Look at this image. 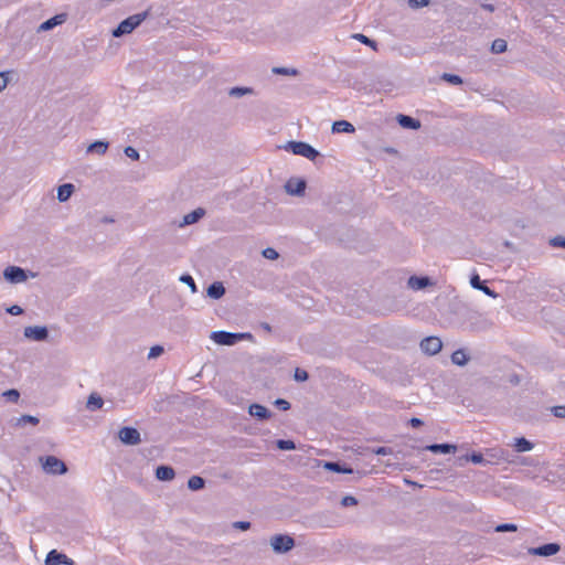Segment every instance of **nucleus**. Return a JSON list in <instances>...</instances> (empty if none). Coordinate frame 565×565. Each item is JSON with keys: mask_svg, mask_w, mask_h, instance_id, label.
Wrapping results in <instances>:
<instances>
[{"mask_svg": "<svg viewBox=\"0 0 565 565\" xmlns=\"http://www.w3.org/2000/svg\"><path fill=\"white\" fill-rule=\"evenodd\" d=\"M147 15L148 12L145 11L126 18L113 31V35L115 38H120L125 34L131 33L137 26H139L146 20Z\"/></svg>", "mask_w": 565, "mask_h": 565, "instance_id": "1", "label": "nucleus"}, {"mask_svg": "<svg viewBox=\"0 0 565 565\" xmlns=\"http://www.w3.org/2000/svg\"><path fill=\"white\" fill-rule=\"evenodd\" d=\"M286 150H290L294 154L305 157L311 161L319 157V151L312 146L303 141H289L285 147Z\"/></svg>", "mask_w": 565, "mask_h": 565, "instance_id": "2", "label": "nucleus"}, {"mask_svg": "<svg viewBox=\"0 0 565 565\" xmlns=\"http://www.w3.org/2000/svg\"><path fill=\"white\" fill-rule=\"evenodd\" d=\"M249 337H250L249 333H234V332H227V331H223V330L213 331L211 333V339L220 345H234L239 340H242L244 338H249Z\"/></svg>", "mask_w": 565, "mask_h": 565, "instance_id": "3", "label": "nucleus"}, {"mask_svg": "<svg viewBox=\"0 0 565 565\" xmlns=\"http://www.w3.org/2000/svg\"><path fill=\"white\" fill-rule=\"evenodd\" d=\"M270 545L275 553H287L295 546V540L287 534L274 535L270 540Z\"/></svg>", "mask_w": 565, "mask_h": 565, "instance_id": "4", "label": "nucleus"}, {"mask_svg": "<svg viewBox=\"0 0 565 565\" xmlns=\"http://www.w3.org/2000/svg\"><path fill=\"white\" fill-rule=\"evenodd\" d=\"M3 277L7 281L11 284H21L25 281L29 277L28 271L19 266H8L3 270Z\"/></svg>", "mask_w": 565, "mask_h": 565, "instance_id": "5", "label": "nucleus"}, {"mask_svg": "<svg viewBox=\"0 0 565 565\" xmlns=\"http://www.w3.org/2000/svg\"><path fill=\"white\" fill-rule=\"evenodd\" d=\"M43 468L46 472L53 475H63L67 470L65 463L54 456H47L45 458L43 462Z\"/></svg>", "mask_w": 565, "mask_h": 565, "instance_id": "6", "label": "nucleus"}, {"mask_svg": "<svg viewBox=\"0 0 565 565\" xmlns=\"http://www.w3.org/2000/svg\"><path fill=\"white\" fill-rule=\"evenodd\" d=\"M118 437L121 443L129 446H135L140 443V433L134 428V427H122L119 433Z\"/></svg>", "mask_w": 565, "mask_h": 565, "instance_id": "7", "label": "nucleus"}, {"mask_svg": "<svg viewBox=\"0 0 565 565\" xmlns=\"http://www.w3.org/2000/svg\"><path fill=\"white\" fill-rule=\"evenodd\" d=\"M23 334L30 340L44 341L49 337V330L43 326H30L24 328Z\"/></svg>", "mask_w": 565, "mask_h": 565, "instance_id": "8", "label": "nucleus"}, {"mask_svg": "<svg viewBox=\"0 0 565 565\" xmlns=\"http://www.w3.org/2000/svg\"><path fill=\"white\" fill-rule=\"evenodd\" d=\"M441 348V340L437 337H427L420 341L422 351L429 355L437 354Z\"/></svg>", "mask_w": 565, "mask_h": 565, "instance_id": "9", "label": "nucleus"}, {"mask_svg": "<svg viewBox=\"0 0 565 565\" xmlns=\"http://www.w3.org/2000/svg\"><path fill=\"white\" fill-rule=\"evenodd\" d=\"M559 545L557 543H547L537 547H532L529 550V553L537 556H552L555 555L559 551Z\"/></svg>", "mask_w": 565, "mask_h": 565, "instance_id": "10", "label": "nucleus"}, {"mask_svg": "<svg viewBox=\"0 0 565 565\" xmlns=\"http://www.w3.org/2000/svg\"><path fill=\"white\" fill-rule=\"evenodd\" d=\"M71 563L72 561L65 554L60 553L56 550L50 551L45 557L46 565H68Z\"/></svg>", "mask_w": 565, "mask_h": 565, "instance_id": "11", "label": "nucleus"}, {"mask_svg": "<svg viewBox=\"0 0 565 565\" xmlns=\"http://www.w3.org/2000/svg\"><path fill=\"white\" fill-rule=\"evenodd\" d=\"M248 414L259 420H267L271 417V412L257 403L249 405Z\"/></svg>", "mask_w": 565, "mask_h": 565, "instance_id": "12", "label": "nucleus"}, {"mask_svg": "<svg viewBox=\"0 0 565 565\" xmlns=\"http://www.w3.org/2000/svg\"><path fill=\"white\" fill-rule=\"evenodd\" d=\"M470 285L472 288L481 290L487 296H490L492 298H495L498 296L495 291H493L492 289L484 285V282L480 279L479 275L477 274L471 276Z\"/></svg>", "mask_w": 565, "mask_h": 565, "instance_id": "13", "label": "nucleus"}, {"mask_svg": "<svg viewBox=\"0 0 565 565\" xmlns=\"http://www.w3.org/2000/svg\"><path fill=\"white\" fill-rule=\"evenodd\" d=\"M424 449L434 454H451L456 451L457 447L452 444H431Z\"/></svg>", "mask_w": 565, "mask_h": 565, "instance_id": "14", "label": "nucleus"}, {"mask_svg": "<svg viewBox=\"0 0 565 565\" xmlns=\"http://www.w3.org/2000/svg\"><path fill=\"white\" fill-rule=\"evenodd\" d=\"M431 284L430 278L427 276H412L408 279V286L414 290L423 289Z\"/></svg>", "mask_w": 565, "mask_h": 565, "instance_id": "15", "label": "nucleus"}, {"mask_svg": "<svg viewBox=\"0 0 565 565\" xmlns=\"http://www.w3.org/2000/svg\"><path fill=\"white\" fill-rule=\"evenodd\" d=\"M205 214V211L201 207L193 210L192 212L183 216L181 226L191 225L199 222Z\"/></svg>", "mask_w": 565, "mask_h": 565, "instance_id": "16", "label": "nucleus"}, {"mask_svg": "<svg viewBox=\"0 0 565 565\" xmlns=\"http://www.w3.org/2000/svg\"><path fill=\"white\" fill-rule=\"evenodd\" d=\"M306 190V182L305 180H289L286 183V191L290 194L300 195Z\"/></svg>", "mask_w": 565, "mask_h": 565, "instance_id": "17", "label": "nucleus"}, {"mask_svg": "<svg viewBox=\"0 0 565 565\" xmlns=\"http://www.w3.org/2000/svg\"><path fill=\"white\" fill-rule=\"evenodd\" d=\"M206 294L212 299H220L225 294V287L221 281H214L207 287Z\"/></svg>", "mask_w": 565, "mask_h": 565, "instance_id": "18", "label": "nucleus"}, {"mask_svg": "<svg viewBox=\"0 0 565 565\" xmlns=\"http://www.w3.org/2000/svg\"><path fill=\"white\" fill-rule=\"evenodd\" d=\"M397 122L406 129H418L420 127L419 120L407 116V115H398L397 116Z\"/></svg>", "mask_w": 565, "mask_h": 565, "instance_id": "19", "label": "nucleus"}, {"mask_svg": "<svg viewBox=\"0 0 565 565\" xmlns=\"http://www.w3.org/2000/svg\"><path fill=\"white\" fill-rule=\"evenodd\" d=\"M323 467L327 470L338 472V473H352L353 469L350 467H347L345 465H342L339 461H326Z\"/></svg>", "mask_w": 565, "mask_h": 565, "instance_id": "20", "label": "nucleus"}, {"mask_svg": "<svg viewBox=\"0 0 565 565\" xmlns=\"http://www.w3.org/2000/svg\"><path fill=\"white\" fill-rule=\"evenodd\" d=\"M354 131H355L354 126L347 120H338L332 124V132H334V134H340V132L352 134Z\"/></svg>", "mask_w": 565, "mask_h": 565, "instance_id": "21", "label": "nucleus"}, {"mask_svg": "<svg viewBox=\"0 0 565 565\" xmlns=\"http://www.w3.org/2000/svg\"><path fill=\"white\" fill-rule=\"evenodd\" d=\"M74 192V185L72 183H64L57 188V200L60 202H66Z\"/></svg>", "mask_w": 565, "mask_h": 565, "instance_id": "22", "label": "nucleus"}, {"mask_svg": "<svg viewBox=\"0 0 565 565\" xmlns=\"http://www.w3.org/2000/svg\"><path fill=\"white\" fill-rule=\"evenodd\" d=\"M174 475V470L169 466H159L156 470V477L161 481L172 480Z\"/></svg>", "mask_w": 565, "mask_h": 565, "instance_id": "23", "label": "nucleus"}, {"mask_svg": "<svg viewBox=\"0 0 565 565\" xmlns=\"http://www.w3.org/2000/svg\"><path fill=\"white\" fill-rule=\"evenodd\" d=\"M103 405H104V399L98 394L92 393L88 396L86 407L89 411L95 412L97 409H100L103 407Z\"/></svg>", "mask_w": 565, "mask_h": 565, "instance_id": "24", "label": "nucleus"}, {"mask_svg": "<svg viewBox=\"0 0 565 565\" xmlns=\"http://www.w3.org/2000/svg\"><path fill=\"white\" fill-rule=\"evenodd\" d=\"M469 360L468 354L465 350L458 349L451 354V362L456 365L463 366Z\"/></svg>", "mask_w": 565, "mask_h": 565, "instance_id": "25", "label": "nucleus"}, {"mask_svg": "<svg viewBox=\"0 0 565 565\" xmlns=\"http://www.w3.org/2000/svg\"><path fill=\"white\" fill-rule=\"evenodd\" d=\"M108 149V142L97 140L90 143L87 148V152L104 154Z\"/></svg>", "mask_w": 565, "mask_h": 565, "instance_id": "26", "label": "nucleus"}, {"mask_svg": "<svg viewBox=\"0 0 565 565\" xmlns=\"http://www.w3.org/2000/svg\"><path fill=\"white\" fill-rule=\"evenodd\" d=\"M534 445L524 437L515 439L514 448L518 452H525L532 450Z\"/></svg>", "mask_w": 565, "mask_h": 565, "instance_id": "27", "label": "nucleus"}, {"mask_svg": "<svg viewBox=\"0 0 565 565\" xmlns=\"http://www.w3.org/2000/svg\"><path fill=\"white\" fill-rule=\"evenodd\" d=\"M205 484V480L200 476H192L188 480V487L192 491L201 490Z\"/></svg>", "mask_w": 565, "mask_h": 565, "instance_id": "28", "label": "nucleus"}, {"mask_svg": "<svg viewBox=\"0 0 565 565\" xmlns=\"http://www.w3.org/2000/svg\"><path fill=\"white\" fill-rule=\"evenodd\" d=\"M254 93V89L250 88V87H239V86H236V87H232L230 90H228V95L231 97H242L244 95H249V94H253Z\"/></svg>", "mask_w": 565, "mask_h": 565, "instance_id": "29", "label": "nucleus"}, {"mask_svg": "<svg viewBox=\"0 0 565 565\" xmlns=\"http://www.w3.org/2000/svg\"><path fill=\"white\" fill-rule=\"evenodd\" d=\"M61 22H62V17L61 15H55V17L44 21L40 25V30L41 31H49V30L53 29L54 26H56L57 24H60Z\"/></svg>", "mask_w": 565, "mask_h": 565, "instance_id": "30", "label": "nucleus"}, {"mask_svg": "<svg viewBox=\"0 0 565 565\" xmlns=\"http://www.w3.org/2000/svg\"><path fill=\"white\" fill-rule=\"evenodd\" d=\"M507 42L502 39H497L492 42L491 50L493 53L500 54L507 51Z\"/></svg>", "mask_w": 565, "mask_h": 565, "instance_id": "31", "label": "nucleus"}, {"mask_svg": "<svg viewBox=\"0 0 565 565\" xmlns=\"http://www.w3.org/2000/svg\"><path fill=\"white\" fill-rule=\"evenodd\" d=\"M179 280L190 287L191 291L195 294L198 291L196 284L193 277L189 274L181 275Z\"/></svg>", "mask_w": 565, "mask_h": 565, "instance_id": "32", "label": "nucleus"}, {"mask_svg": "<svg viewBox=\"0 0 565 565\" xmlns=\"http://www.w3.org/2000/svg\"><path fill=\"white\" fill-rule=\"evenodd\" d=\"M353 38L356 39L358 41H360L361 43H363L367 46H371L373 50L377 49V43L364 34L356 33L353 35Z\"/></svg>", "mask_w": 565, "mask_h": 565, "instance_id": "33", "label": "nucleus"}, {"mask_svg": "<svg viewBox=\"0 0 565 565\" xmlns=\"http://www.w3.org/2000/svg\"><path fill=\"white\" fill-rule=\"evenodd\" d=\"M441 79H444L447 83L452 84V85H460V84H462V78L459 75H456V74L444 73L441 75Z\"/></svg>", "mask_w": 565, "mask_h": 565, "instance_id": "34", "label": "nucleus"}, {"mask_svg": "<svg viewBox=\"0 0 565 565\" xmlns=\"http://www.w3.org/2000/svg\"><path fill=\"white\" fill-rule=\"evenodd\" d=\"M277 448L280 449V450H294L296 449V445L292 440H289V439H278L277 443Z\"/></svg>", "mask_w": 565, "mask_h": 565, "instance_id": "35", "label": "nucleus"}, {"mask_svg": "<svg viewBox=\"0 0 565 565\" xmlns=\"http://www.w3.org/2000/svg\"><path fill=\"white\" fill-rule=\"evenodd\" d=\"M39 418L35 417V416H32V415H23L21 416L19 419H18V425H25V424H32V425H38L39 424Z\"/></svg>", "mask_w": 565, "mask_h": 565, "instance_id": "36", "label": "nucleus"}, {"mask_svg": "<svg viewBox=\"0 0 565 565\" xmlns=\"http://www.w3.org/2000/svg\"><path fill=\"white\" fill-rule=\"evenodd\" d=\"M273 72L279 75H290L296 76L298 71L296 68H287V67H274Z\"/></svg>", "mask_w": 565, "mask_h": 565, "instance_id": "37", "label": "nucleus"}, {"mask_svg": "<svg viewBox=\"0 0 565 565\" xmlns=\"http://www.w3.org/2000/svg\"><path fill=\"white\" fill-rule=\"evenodd\" d=\"M163 351H164L163 347H161V345H153L149 350L148 359L149 360L157 359L158 356H160L163 353Z\"/></svg>", "mask_w": 565, "mask_h": 565, "instance_id": "38", "label": "nucleus"}, {"mask_svg": "<svg viewBox=\"0 0 565 565\" xmlns=\"http://www.w3.org/2000/svg\"><path fill=\"white\" fill-rule=\"evenodd\" d=\"M518 526L513 523H502L495 527V532H515Z\"/></svg>", "mask_w": 565, "mask_h": 565, "instance_id": "39", "label": "nucleus"}, {"mask_svg": "<svg viewBox=\"0 0 565 565\" xmlns=\"http://www.w3.org/2000/svg\"><path fill=\"white\" fill-rule=\"evenodd\" d=\"M3 396L7 397L8 401L17 403L20 397V393L17 390L12 388L6 391L3 393Z\"/></svg>", "mask_w": 565, "mask_h": 565, "instance_id": "40", "label": "nucleus"}, {"mask_svg": "<svg viewBox=\"0 0 565 565\" xmlns=\"http://www.w3.org/2000/svg\"><path fill=\"white\" fill-rule=\"evenodd\" d=\"M430 3V0H408V6L412 9H420L427 7Z\"/></svg>", "mask_w": 565, "mask_h": 565, "instance_id": "41", "label": "nucleus"}, {"mask_svg": "<svg viewBox=\"0 0 565 565\" xmlns=\"http://www.w3.org/2000/svg\"><path fill=\"white\" fill-rule=\"evenodd\" d=\"M263 256L267 259L274 260L277 259L279 255L276 249L267 247L263 250Z\"/></svg>", "mask_w": 565, "mask_h": 565, "instance_id": "42", "label": "nucleus"}, {"mask_svg": "<svg viewBox=\"0 0 565 565\" xmlns=\"http://www.w3.org/2000/svg\"><path fill=\"white\" fill-rule=\"evenodd\" d=\"M10 73H11L10 71L0 72V93L7 87V85L9 83V74Z\"/></svg>", "mask_w": 565, "mask_h": 565, "instance_id": "43", "label": "nucleus"}, {"mask_svg": "<svg viewBox=\"0 0 565 565\" xmlns=\"http://www.w3.org/2000/svg\"><path fill=\"white\" fill-rule=\"evenodd\" d=\"M274 404L280 411L285 412V411L290 409V403L284 398H277Z\"/></svg>", "mask_w": 565, "mask_h": 565, "instance_id": "44", "label": "nucleus"}, {"mask_svg": "<svg viewBox=\"0 0 565 565\" xmlns=\"http://www.w3.org/2000/svg\"><path fill=\"white\" fill-rule=\"evenodd\" d=\"M124 152L128 158H130L132 160L139 159V152L134 147H130V146L126 147Z\"/></svg>", "mask_w": 565, "mask_h": 565, "instance_id": "45", "label": "nucleus"}, {"mask_svg": "<svg viewBox=\"0 0 565 565\" xmlns=\"http://www.w3.org/2000/svg\"><path fill=\"white\" fill-rule=\"evenodd\" d=\"M550 244L553 247H562L565 248V237L563 236H555L550 241Z\"/></svg>", "mask_w": 565, "mask_h": 565, "instance_id": "46", "label": "nucleus"}, {"mask_svg": "<svg viewBox=\"0 0 565 565\" xmlns=\"http://www.w3.org/2000/svg\"><path fill=\"white\" fill-rule=\"evenodd\" d=\"M308 379V372L297 367L295 371V380L298 382H303Z\"/></svg>", "mask_w": 565, "mask_h": 565, "instance_id": "47", "label": "nucleus"}, {"mask_svg": "<svg viewBox=\"0 0 565 565\" xmlns=\"http://www.w3.org/2000/svg\"><path fill=\"white\" fill-rule=\"evenodd\" d=\"M343 507H353L358 504V500L352 495H345L341 500Z\"/></svg>", "mask_w": 565, "mask_h": 565, "instance_id": "48", "label": "nucleus"}, {"mask_svg": "<svg viewBox=\"0 0 565 565\" xmlns=\"http://www.w3.org/2000/svg\"><path fill=\"white\" fill-rule=\"evenodd\" d=\"M554 416L558 418H565V405L555 406L552 408Z\"/></svg>", "mask_w": 565, "mask_h": 565, "instance_id": "49", "label": "nucleus"}, {"mask_svg": "<svg viewBox=\"0 0 565 565\" xmlns=\"http://www.w3.org/2000/svg\"><path fill=\"white\" fill-rule=\"evenodd\" d=\"M373 452L380 456H386L392 454V449L390 447H377Z\"/></svg>", "mask_w": 565, "mask_h": 565, "instance_id": "50", "label": "nucleus"}, {"mask_svg": "<svg viewBox=\"0 0 565 565\" xmlns=\"http://www.w3.org/2000/svg\"><path fill=\"white\" fill-rule=\"evenodd\" d=\"M7 311L12 316H18L23 312L22 308L18 305H13L10 308L7 309Z\"/></svg>", "mask_w": 565, "mask_h": 565, "instance_id": "51", "label": "nucleus"}, {"mask_svg": "<svg viewBox=\"0 0 565 565\" xmlns=\"http://www.w3.org/2000/svg\"><path fill=\"white\" fill-rule=\"evenodd\" d=\"M234 527L246 531L250 527V523L247 521H238L234 523Z\"/></svg>", "mask_w": 565, "mask_h": 565, "instance_id": "52", "label": "nucleus"}, {"mask_svg": "<svg viewBox=\"0 0 565 565\" xmlns=\"http://www.w3.org/2000/svg\"><path fill=\"white\" fill-rule=\"evenodd\" d=\"M470 460L473 462V463H482L483 462V456L482 454L478 452V454H472L470 456Z\"/></svg>", "mask_w": 565, "mask_h": 565, "instance_id": "53", "label": "nucleus"}, {"mask_svg": "<svg viewBox=\"0 0 565 565\" xmlns=\"http://www.w3.org/2000/svg\"><path fill=\"white\" fill-rule=\"evenodd\" d=\"M409 425L414 428H417V427H420L423 425V420L417 418V417H413L411 418L409 420Z\"/></svg>", "mask_w": 565, "mask_h": 565, "instance_id": "54", "label": "nucleus"}, {"mask_svg": "<svg viewBox=\"0 0 565 565\" xmlns=\"http://www.w3.org/2000/svg\"><path fill=\"white\" fill-rule=\"evenodd\" d=\"M481 8H482L483 10L489 11V12H493V11H494V6H493V4H490V3H483V4H481Z\"/></svg>", "mask_w": 565, "mask_h": 565, "instance_id": "55", "label": "nucleus"}]
</instances>
